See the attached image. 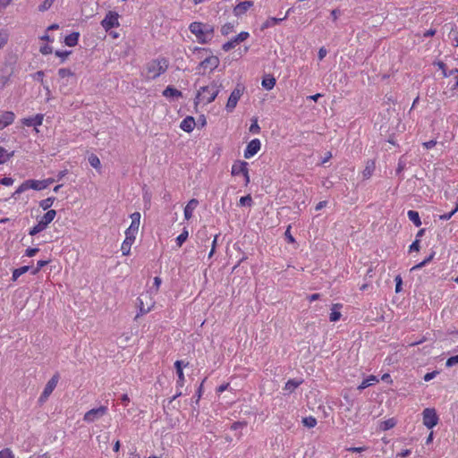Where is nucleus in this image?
<instances>
[{
	"label": "nucleus",
	"instance_id": "nucleus-38",
	"mask_svg": "<svg viewBox=\"0 0 458 458\" xmlns=\"http://www.w3.org/2000/svg\"><path fill=\"white\" fill-rule=\"evenodd\" d=\"M55 199L54 197L45 199L39 202V206L42 209L47 210L53 205Z\"/></svg>",
	"mask_w": 458,
	"mask_h": 458
},
{
	"label": "nucleus",
	"instance_id": "nucleus-63",
	"mask_svg": "<svg viewBox=\"0 0 458 458\" xmlns=\"http://www.w3.org/2000/svg\"><path fill=\"white\" fill-rule=\"evenodd\" d=\"M196 123H198L196 126L199 127V128H202L205 126L206 124V119L204 118V116H199V119L196 121Z\"/></svg>",
	"mask_w": 458,
	"mask_h": 458
},
{
	"label": "nucleus",
	"instance_id": "nucleus-34",
	"mask_svg": "<svg viewBox=\"0 0 458 458\" xmlns=\"http://www.w3.org/2000/svg\"><path fill=\"white\" fill-rule=\"evenodd\" d=\"M29 269H30L29 266H23L21 267L15 269L13 273V280H14V281L17 280L21 275L28 272Z\"/></svg>",
	"mask_w": 458,
	"mask_h": 458
},
{
	"label": "nucleus",
	"instance_id": "nucleus-57",
	"mask_svg": "<svg viewBox=\"0 0 458 458\" xmlns=\"http://www.w3.org/2000/svg\"><path fill=\"white\" fill-rule=\"evenodd\" d=\"M395 282H396V285H395V292L396 293H399L401 292L402 290V278L400 276H397L395 277Z\"/></svg>",
	"mask_w": 458,
	"mask_h": 458
},
{
	"label": "nucleus",
	"instance_id": "nucleus-21",
	"mask_svg": "<svg viewBox=\"0 0 458 458\" xmlns=\"http://www.w3.org/2000/svg\"><path fill=\"white\" fill-rule=\"evenodd\" d=\"M342 307L343 305L340 303L333 304L331 308V312L329 314V320L331 322H336L341 318L342 314L340 310L342 309Z\"/></svg>",
	"mask_w": 458,
	"mask_h": 458
},
{
	"label": "nucleus",
	"instance_id": "nucleus-40",
	"mask_svg": "<svg viewBox=\"0 0 458 458\" xmlns=\"http://www.w3.org/2000/svg\"><path fill=\"white\" fill-rule=\"evenodd\" d=\"M55 0H44L43 3L38 6V11H47L55 3Z\"/></svg>",
	"mask_w": 458,
	"mask_h": 458
},
{
	"label": "nucleus",
	"instance_id": "nucleus-64",
	"mask_svg": "<svg viewBox=\"0 0 458 458\" xmlns=\"http://www.w3.org/2000/svg\"><path fill=\"white\" fill-rule=\"evenodd\" d=\"M436 33H437V30L435 29H429L424 32L423 37L424 38L433 37V36H435Z\"/></svg>",
	"mask_w": 458,
	"mask_h": 458
},
{
	"label": "nucleus",
	"instance_id": "nucleus-27",
	"mask_svg": "<svg viewBox=\"0 0 458 458\" xmlns=\"http://www.w3.org/2000/svg\"><path fill=\"white\" fill-rule=\"evenodd\" d=\"M14 152H8L4 148L0 147V165L7 162L13 156Z\"/></svg>",
	"mask_w": 458,
	"mask_h": 458
},
{
	"label": "nucleus",
	"instance_id": "nucleus-41",
	"mask_svg": "<svg viewBox=\"0 0 458 458\" xmlns=\"http://www.w3.org/2000/svg\"><path fill=\"white\" fill-rule=\"evenodd\" d=\"M29 183H28V181H25L24 182H22L18 188L17 190L14 191V193L13 194V197H15L16 195L18 194H21L24 191H26L27 190H29Z\"/></svg>",
	"mask_w": 458,
	"mask_h": 458
},
{
	"label": "nucleus",
	"instance_id": "nucleus-59",
	"mask_svg": "<svg viewBox=\"0 0 458 458\" xmlns=\"http://www.w3.org/2000/svg\"><path fill=\"white\" fill-rule=\"evenodd\" d=\"M448 76H454V78L456 80L455 86H457L458 85V69H453V70L449 71L447 72V77Z\"/></svg>",
	"mask_w": 458,
	"mask_h": 458
},
{
	"label": "nucleus",
	"instance_id": "nucleus-51",
	"mask_svg": "<svg viewBox=\"0 0 458 458\" xmlns=\"http://www.w3.org/2000/svg\"><path fill=\"white\" fill-rule=\"evenodd\" d=\"M250 131L252 133H258L259 131V126L258 124L257 120H254L251 125L250 126Z\"/></svg>",
	"mask_w": 458,
	"mask_h": 458
},
{
	"label": "nucleus",
	"instance_id": "nucleus-32",
	"mask_svg": "<svg viewBox=\"0 0 458 458\" xmlns=\"http://www.w3.org/2000/svg\"><path fill=\"white\" fill-rule=\"evenodd\" d=\"M189 232L186 228L183 229L182 233L176 238V246L180 248L188 239Z\"/></svg>",
	"mask_w": 458,
	"mask_h": 458
},
{
	"label": "nucleus",
	"instance_id": "nucleus-30",
	"mask_svg": "<svg viewBox=\"0 0 458 458\" xmlns=\"http://www.w3.org/2000/svg\"><path fill=\"white\" fill-rule=\"evenodd\" d=\"M275 85L276 79L273 76H267L262 80V86L267 89H272Z\"/></svg>",
	"mask_w": 458,
	"mask_h": 458
},
{
	"label": "nucleus",
	"instance_id": "nucleus-54",
	"mask_svg": "<svg viewBox=\"0 0 458 458\" xmlns=\"http://www.w3.org/2000/svg\"><path fill=\"white\" fill-rule=\"evenodd\" d=\"M13 179L11 177H4L0 181V183L5 186H10L13 183Z\"/></svg>",
	"mask_w": 458,
	"mask_h": 458
},
{
	"label": "nucleus",
	"instance_id": "nucleus-52",
	"mask_svg": "<svg viewBox=\"0 0 458 458\" xmlns=\"http://www.w3.org/2000/svg\"><path fill=\"white\" fill-rule=\"evenodd\" d=\"M7 34L0 32V48H2L7 43Z\"/></svg>",
	"mask_w": 458,
	"mask_h": 458
},
{
	"label": "nucleus",
	"instance_id": "nucleus-26",
	"mask_svg": "<svg viewBox=\"0 0 458 458\" xmlns=\"http://www.w3.org/2000/svg\"><path fill=\"white\" fill-rule=\"evenodd\" d=\"M29 183V188L35 190V191H40L43 189H46V183L44 181H38V180H27Z\"/></svg>",
	"mask_w": 458,
	"mask_h": 458
},
{
	"label": "nucleus",
	"instance_id": "nucleus-33",
	"mask_svg": "<svg viewBox=\"0 0 458 458\" xmlns=\"http://www.w3.org/2000/svg\"><path fill=\"white\" fill-rule=\"evenodd\" d=\"M233 31H234V25L231 22H227L221 27V34L223 36H227Z\"/></svg>",
	"mask_w": 458,
	"mask_h": 458
},
{
	"label": "nucleus",
	"instance_id": "nucleus-1",
	"mask_svg": "<svg viewBox=\"0 0 458 458\" xmlns=\"http://www.w3.org/2000/svg\"><path fill=\"white\" fill-rule=\"evenodd\" d=\"M189 30L195 36L197 42L202 45L210 43L215 34L213 25L201 21L190 23Z\"/></svg>",
	"mask_w": 458,
	"mask_h": 458
},
{
	"label": "nucleus",
	"instance_id": "nucleus-9",
	"mask_svg": "<svg viewBox=\"0 0 458 458\" xmlns=\"http://www.w3.org/2000/svg\"><path fill=\"white\" fill-rule=\"evenodd\" d=\"M107 407L104 405L91 409L84 414L83 420L87 423L96 422L103 418L107 413Z\"/></svg>",
	"mask_w": 458,
	"mask_h": 458
},
{
	"label": "nucleus",
	"instance_id": "nucleus-10",
	"mask_svg": "<svg viewBox=\"0 0 458 458\" xmlns=\"http://www.w3.org/2000/svg\"><path fill=\"white\" fill-rule=\"evenodd\" d=\"M250 37V33L247 31H242L237 36L233 37L231 40L225 42L222 46V49L225 52H228L231 49L234 48L236 45L240 44L241 42L245 41Z\"/></svg>",
	"mask_w": 458,
	"mask_h": 458
},
{
	"label": "nucleus",
	"instance_id": "nucleus-14",
	"mask_svg": "<svg viewBox=\"0 0 458 458\" xmlns=\"http://www.w3.org/2000/svg\"><path fill=\"white\" fill-rule=\"evenodd\" d=\"M140 217L141 216L140 212H134L131 215V223L130 226L126 229L125 234H132L136 236L140 224Z\"/></svg>",
	"mask_w": 458,
	"mask_h": 458
},
{
	"label": "nucleus",
	"instance_id": "nucleus-18",
	"mask_svg": "<svg viewBox=\"0 0 458 458\" xmlns=\"http://www.w3.org/2000/svg\"><path fill=\"white\" fill-rule=\"evenodd\" d=\"M290 13V9L286 12L285 15L282 18L269 17L261 25V30H265L268 28L274 27L281 21H284Z\"/></svg>",
	"mask_w": 458,
	"mask_h": 458
},
{
	"label": "nucleus",
	"instance_id": "nucleus-28",
	"mask_svg": "<svg viewBox=\"0 0 458 458\" xmlns=\"http://www.w3.org/2000/svg\"><path fill=\"white\" fill-rule=\"evenodd\" d=\"M408 217L416 226H420L421 225V221H420L419 213L417 211L409 210L408 211Z\"/></svg>",
	"mask_w": 458,
	"mask_h": 458
},
{
	"label": "nucleus",
	"instance_id": "nucleus-15",
	"mask_svg": "<svg viewBox=\"0 0 458 458\" xmlns=\"http://www.w3.org/2000/svg\"><path fill=\"white\" fill-rule=\"evenodd\" d=\"M254 3L252 1H243L238 3L233 10L234 16L241 17L245 14L252 6Z\"/></svg>",
	"mask_w": 458,
	"mask_h": 458
},
{
	"label": "nucleus",
	"instance_id": "nucleus-5",
	"mask_svg": "<svg viewBox=\"0 0 458 458\" xmlns=\"http://www.w3.org/2000/svg\"><path fill=\"white\" fill-rule=\"evenodd\" d=\"M245 91V87L242 83H238L234 89L231 92L225 108L228 113H232L237 106L238 101Z\"/></svg>",
	"mask_w": 458,
	"mask_h": 458
},
{
	"label": "nucleus",
	"instance_id": "nucleus-43",
	"mask_svg": "<svg viewBox=\"0 0 458 458\" xmlns=\"http://www.w3.org/2000/svg\"><path fill=\"white\" fill-rule=\"evenodd\" d=\"M252 202V199L250 195L243 196L239 200L240 206H250Z\"/></svg>",
	"mask_w": 458,
	"mask_h": 458
},
{
	"label": "nucleus",
	"instance_id": "nucleus-20",
	"mask_svg": "<svg viewBox=\"0 0 458 458\" xmlns=\"http://www.w3.org/2000/svg\"><path fill=\"white\" fill-rule=\"evenodd\" d=\"M197 124L198 123L193 116H186V118L181 123L180 127L184 131L191 132Z\"/></svg>",
	"mask_w": 458,
	"mask_h": 458
},
{
	"label": "nucleus",
	"instance_id": "nucleus-48",
	"mask_svg": "<svg viewBox=\"0 0 458 458\" xmlns=\"http://www.w3.org/2000/svg\"><path fill=\"white\" fill-rule=\"evenodd\" d=\"M161 284V279L157 276L154 278V286L149 292H153L154 294H156L159 289V286Z\"/></svg>",
	"mask_w": 458,
	"mask_h": 458
},
{
	"label": "nucleus",
	"instance_id": "nucleus-56",
	"mask_svg": "<svg viewBox=\"0 0 458 458\" xmlns=\"http://www.w3.org/2000/svg\"><path fill=\"white\" fill-rule=\"evenodd\" d=\"M10 81L9 75L0 76V87L4 88Z\"/></svg>",
	"mask_w": 458,
	"mask_h": 458
},
{
	"label": "nucleus",
	"instance_id": "nucleus-19",
	"mask_svg": "<svg viewBox=\"0 0 458 458\" xmlns=\"http://www.w3.org/2000/svg\"><path fill=\"white\" fill-rule=\"evenodd\" d=\"M199 205V200L196 199H191L187 205L184 208V217L186 220H190L192 216L193 212L196 209V208Z\"/></svg>",
	"mask_w": 458,
	"mask_h": 458
},
{
	"label": "nucleus",
	"instance_id": "nucleus-25",
	"mask_svg": "<svg viewBox=\"0 0 458 458\" xmlns=\"http://www.w3.org/2000/svg\"><path fill=\"white\" fill-rule=\"evenodd\" d=\"M43 116H30L29 118L23 119V124L27 126H38L42 123Z\"/></svg>",
	"mask_w": 458,
	"mask_h": 458
},
{
	"label": "nucleus",
	"instance_id": "nucleus-45",
	"mask_svg": "<svg viewBox=\"0 0 458 458\" xmlns=\"http://www.w3.org/2000/svg\"><path fill=\"white\" fill-rule=\"evenodd\" d=\"M71 51H60L56 50L55 52V55L62 59V61H64L70 55Z\"/></svg>",
	"mask_w": 458,
	"mask_h": 458
},
{
	"label": "nucleus",
	"instance_id": "nucleus-6",
	"mask_svg": "<svg viewBox=\"0 0 458 458\" xmlns=\"http://www.w3.org/2000/svg\"><path fill=\"white\" fill-rule=\"evenodd\" d=\"M56 211L54 209L48 210L38 221V223L30 230V235H36L37 233L45 230L47 225L55 219Z\"/></svg>",
	"mask_w": 458,
	"mask_h": 458
},
{
	"label": "nucleus",
	"instance_id": "nucleus-35",
	"mask_svg": "<svg viewBox=\"0 0 458 458\" xmlns=\"http://www.w3.org/2000/svg\"><path fill=\"white\" fill-rule=\"evenodd\" d=\"M301 381H297V380H289L286 384H285V386H284V390L286 391H289L290 393L294 391L300 385H301Z\"/></svg>",
	"mask_w": 458,
	"mask_h": 458
},
{
	"label": "nucleus",
	"instance_id": "nucleus-23",
	"mask_svg": "<svg viewBox=\"0 0 458 458\" xmlns=\"http://www.w3.org/2000/svg\"><path fill=\"white\" fill-rule=\"evenodd\" d=\"M79 32H72L64 38V44L68 47H75L79 42Z\"/></svg>",
	"mask_w": 458,
	"mask_h": 458
},
{
	"label": "nucleus",
	"instance_id": "nucleus-50",
	"mask_svg": "<svg viewBox=\"0 0 458 458\" xmlns=\"http://www.w3.org/2000/svg\"><path fill=\"white\" fill-rule=\"evenodd\" d=\"M435 64L442 71L443 76L447 77V71H446L445 64L443 63L442 61H438Z\"/></svg>",
	"mask_w": 458,
	"mask_h": 458
},
{
	"label": "nucleus",
	"instance_id": "nucleus-31",
	"mask_svg": "<svg viewBox=\"0 0 458 458\" xmlns=\"http://www.w3.org/2000/svg\"><path fill=\"white\" fill-rule=\"evenodd\" d=\"M374 169H375L374 162H372V161L368 162L365 169L362 172L363 178L369 179L372 175Z\"/></svg>",
	"mask_w": 458,
	"mask_h": 458
},
{
	"label": "nucleus",
	"instance_id": "nucleus-39",
	"mask_svg": "<svg viewBox=\"0 0 458 458\" xmlns=\"http://www.w3.org/2000/svg\"><path fill=\"white\" fill-rule=\"evenodd\" d=\"M13 122V116H1L0 117V130H3L7 125Z\"/></svg>",
	"mask_w": 458,
	"mask_h": 458
},
{
	"label": "nucleus",
	"instance_id": "nucleus-44",
	"mask_svg": "<svg viewBox=\"0 0 458 458\" xmlns=\"http://www.w3.org/2000/svg\"><path fill=\"white\" fill-rule=\"evenodd\" d=\"M433 257H434V253H432L428 258L424 259L422 262L412 267L411 270H417V269L423 267L427 263H428L433 259Z\"/></svg>",
	"mask_w": 458,
	"mask_h": 458
},
{
	"label": "nucleus",
	"instance_id": "nucleus-12",
	"mask_svg": "<svg viewBox=\"0 0 458 458\" xmlns=\"http://www.w3.org/2000/svg\"><path fill=\"white\" fill-rule=\"evenodd\" d=\"M59 377L58 375L53 376V377L47 383L38 401L40 403H45L49 395L52 394L54 389L55 388L58 383Z\"/></svg>",
	"mask_w": 458,
	"mask_h": 458
},
{
	"label": "nucleus",
	"instance_id": "nucleus-13",
	"mask_svg": "<svg viewBox=\"0 0 458 458\" xmlns=\"http://www.w3.org/2000/svg\"><path fill=\"white\" fill-rule=\"evenodd\" d=\"M248 163L244 161L235 162L232 166V174L233 175H240L242 174L244 176L246 183L250 182L249 173H248Z\"/></svg>",
	"mask_w": 458,
	"mask_h": 458
},
{
	"label": "nucleus",
	"instance_id": "nucleus-60",
	"mask_svg": "<svg viewBox=\"0 0 458 458\" xmlns=\"http://www.w3.org/2000/svg\"><path fill=\"white\" fill-rule=\"evenodd\" d=\"M340 14H341V12L338 9H334V10L331 11V17H332L334 21H337V19L339 18Z\"/></svg>",
	"mask_w": 458,
	"mask_h": 458
},
{
	"label": "nucleus",
	"instance_id": "nucleus-24",
	"mask_svg": "<svg viewBox=\"0 0 458 458\" xmlns=\"http://www.w3.org/2000/svg\"><path fill=\"white\" fill-rule=\"evenodd\" d=\"M163 95L165 98H179L182 97V92L174 87L168 86L163 91Z\"/></svg>",
	"mask_w": 458,
	"mask_h": 458
},
{
	"label": "nucleus",
	"instance_id": "nucleus-8",
	"mask_svg": "<svg viewBox=\"0 0 458 458\" xmlns=\"http://www.w3.org/2000/svg\"><path fill=\"white\" fill-rule=\"evenodd\" d=\"M120 15L114 11H108L105 18L101 21V26L107 32L113 28H118Z\"/></svg>",
	"mask_w": 458,
	"mask_h": 458
},
{
	"label": "nucleus",
	"instance_id": "nucleus-29",
	"mask_svg": "<svg viewBox=\"0 0 458 458\" xmlns=\"http://www.w3.org/2000/svg\"><path fill=\"white\" fill-rule=\"evenodd\" d=\"M374 382H378V379L375 376H370L369 378L364 379L361 384L358 386L359 390H363L369 386L373 385Z\"/></svg>",
	"mask_w": 458,
	"mask_h": 458
},
{
	"label": "nucleus",
	"instance_id": "nucleus-37",
	"mask_svg": "<svg viewBox=\"0 0 458 458\" xmlns=\"http://www.w3.org/2000/svg\"><path fill=\"white\" fill-rule=\"evenodd\" d=\"M302 423L305 427L311 428L317 425V420L312 416L305 417L302 419Z\"/></svg>",
	"mask_w": 458,
	"mask_h": 458
},
{
	"label": "nucleus",
	"instance_id": "nucleus-17",
	"mask_svg": "<svg viewBox=\"0 0 458 458\" xmlns=\"http://www.w3.org/2000/svg\"><path fill=\"white\" fill-rule=\"evenodd\" d=\"M136 239L135 235L125 234V239L122 243L121 250L123 255L127 256L130 254L131 245L134 243Z\"/></svg>",
	"mask_w": 458,
	"mask_h": 458
},
{
	"label": "nucleus",
	"instance_id": "nucleus-47",
	"mask_svg": "<svg viewBox=\"0 0 458 458\" xmlns=\"http://www.w3.org/2000/svg\"><path fill=\"white\" fill-rule=\"evenodd\" d=\"M457 211H458V205L450 213H446V214L439 216V219H441V220H449Z\"/></svg>",
	"mask_w": 458,
	"mask_h": 458
},
{
	"label": "nucleus",
	"instance_id": "nucleus-49",
	"mask_svg": "<svg viewBox=\"0 0 458 458\" xmlns=\"http://www.w3.org/2000/svg\"><path fill=\"white\" fill-rule=\"evenodd\" d=\"M58 74H59L60 77L64 78V77H67V76H72V72H71L70 69L61 68L58 71Z\"/></svg>",
	"mask_w": 458,
	"mask_h": 458
},
{
	"label": "nucleus",
	"instance_id": "nucleus-58",
	"mask_svg": "<svg viewBox=\"0 0 458 458\" xmlns=\"http://www.w3.org/2000/svg\"><path fill=\"white\" fill-rule=\"evenodd\" d=\"M367 450L366 446H360V447H349L347 448V451L352 452V453H360Z\"/></svg>",
	"mask_w": 458,
	"mask_h": 458
},
{
	"label": "nucleus",
	"instance_id": "nucleus-42",
	"mask_svg": "<svg viewBox=\"0 0 458 458\" xmlns=\"http://www.w3.org/2000/svg\"><path fill=\"white\" fill-rule=\"evenodd\" d=\"M0 458H15L14 454L9 448L0 451Z\"/></svg>",
	"mask_w": 458,
	"mask_h": 458
},
{
	"label": "nucleus",
	"instance_id": "nucleus-3",
	"mask_svg": "<svg viewBox=\"0 0 458 458\" xmlns=\"http://www.w3.org/2000/svg\"><path fill=\"white\" fill-rule=\"evenodd\" d=\"M169 62L165 57L153 59L145 65V77L148 80H155L168 69Z\"/></svg>",
	"mask_w": 458,
	"mask_h": 458
},
{
	"label": "nucleus",
	"instance_id": "nucleus-53",
	"mask_svg": "<svg viewBox=\"0 0 458 458\" xmlns=\"http://www.w3.org/2000/svg\"><path fill=\"white\" fill-rule=\"evenodd\" d=\"M327 54V50L324 47H320L318 53V59L320 61L323 60L326 57Z\"/></svg>",
	"mask_w": 458,
	"mask_h": 458
},
{
	"label": "nucleus",
	"instance_id": "nucleus-16",
	"mask_svg": "<svg viewBox=\"0 0 458 458\" xmlns=\"http://www.w3.org/2000/svg\"><path fill=\"white\" fill-rule=\"evenodd\" d=\"M260 149V141L258 139L252 140L244 151V157L250 158Z\"/></svg>",
	"mask_w": 458,
	"mask_h": 458
},
{
	"label": "nucleus",
	"instance_id": "nucleus-22",
	"mask_svg": "<svg viewBox=\"0 0 458 458\" xmlns=\"http://www.w3.org/2000/svg\"><path fill=\"white\" fill-rule=\"evenodd\" d=\"M174 366H175L176 372L178 375L177 386L182 387L184 385V381H185L184 375L182 372V360L175 361Z\"/></svg>",
	"mask_w": 458,
	"mask_h": 458
},
{
	"label": "nucleus",
	"instance_id": "nucleus-61",
	"mask_svg": "<svg viewBox=\"0 0 458 458\" xmlns=\"http://www.w3.org/2000/svg\"><path fill=\"white\" fill-rule=\"evenodd\" d=\"M53 51L52 47L46 45L44 47H41L40 48V52L43 54V55H48V54H51Z\"/></svg>",
	"mask_w": 458,
	"mask_h": 458
},
{
	"label": "nucleus",
	"instance_id": "nucleus-55",
	"mask_svg": "<svg viewBox=\"0 0 458 458\" xmlns=\"http://www.w3.org/2000/svg\"><path fill=\"white\" fill-rule=\"evenodd\" d=\"M383 424H384V426H382V428L384 430L389 429L394 426V422L393 420H388L385 421Z\"/></svg>",
	"mask_w": 458,
	"mask_h": 458
},
{
	"label": "nucleus",
	"instance_id": "nucleus-11",
	"mask_svg": "<svg viewBox=\"0 0 458 458\" xmlns=\"http://www.w3.org/2000/svg\"><path fill=\"white\" fill-rule=\"evenodd\" d=\"M423 415V424L428 428H432L438 422V417L435 409L427 408L422 412Z\"/></svg>",
	"mask_w": 458,
	"mask_h": 458
},
{
	"label": "nucleus",
	"instance_id": "nucleus-62",
	"mask_svg": "<svg viewBox=\"0 0 458 458\" xmlns=\"http://www.w3.org/2000/svg\"><path fill=\"white\" fill-rule=\"evenodd\" d=\"M420 250V241L417 239L415 242L411 243L410 246V251H418Z\"/></svg>",
	"mask_w": 458,
	"mask_h": 458
},
{
	"label": "nucleus",
	"instance_id": "nucleus-7",
	"mask_svg": "<svg viewBox=\"0 0 458 458\" xmlns=\"http://www.w3.org/2000/svg\"><path fill=\"white\" fill-rule=\"evenodd\" d=\"M153 292H146L139 297V307L141 314L149 312L155 305Z\"/></svg>",
	"mask_w": 458,
	"mask_h": 458
},
{
	"label": "nucleus",
	"instance_id": "nucleus-4",
	"mask_svg": "<svg viewBox=\"0 0 458 458\" xmlns=\"http://www.w3.org/2000/svg\"><path fill=\"white\" fill-rule=\"evenodd\" d=\"M196 50L209 53V55L206 56L196 67L198 74H209L218 67L220 64L219 58L213 55L208 48L197 47Z\"/></svg>",
	"mask_w": 458,
	"mask_h": 458
},
{
	"label": "nucleus",
	"instance_id": "nucleus-2",
	"mask_svg": "<svg viewBox=\"0 0 458 458\" xmlns=\"http://www.w3.org/2000/svg\"><path fill=\"white\" fill-rule=\"evenodd\" d=\"M221 86V83L214 81L209 85L201 87L197 92L195 105L205 106L214 101L220 92Z\"/></svg>",
	"mask_w": 458,
	"mask_h": 458
},
{
	"label": "nucleus",
	"instance_id": "nucleus-36",
	"mask_svg": "<svg viewBox=\"0 0 458 458\" xmlns=\"http://www.w3.org/2000/svg\"><path fill=\"white\" fill-rule=\"evenodd\" d=\"M89 163L92 167L96 169H99L101 166L100 159L94 154H91L89 157Z\"/></svg>",
	"mask_w": 458,
	"mask_h": 458
},
{
	"label": "nucleus",
	"instance_id": "nucleus-46",
	"mask_svg": "<svg viewBox=\"0 0 458 458\" xmlns=\"http://www.w3.org/2000/svg\"><path fill=\"white\" fill-rule=\"evenodd\" d=\"M455 364H458V354L455 355V356H452L450 357L446 362H445V365L446 367L450 368V367H453L454 366Z\"/></svg>",
	"mask_w": 458,
	"mask_h": 458
}]
</instances>
